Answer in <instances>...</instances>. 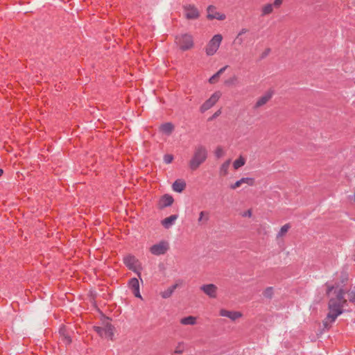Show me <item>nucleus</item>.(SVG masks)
<instances>
[{"label":"nucleus","instance_id":"f257e3e1","mask_svg":"<svg viewBox=\"0 0 355 355\" xmlns=\"http://www.w3.org/2000/svg\"><path fill=\"white\" fill-rule=\"evenodd\" d=\"M345 290L339 285L329 286L327 294L329 297L328 313L322 322L323 330H328L336 318L340 315L347 304L344 297Z\"/></svg>","mask_w":355,"mask_h":355},{"label":"nucleus","instance_id":"f03ea898","mask_svg":"<svg viewBox=\"0 0 355 355\" xmlns=\"http://www.w3.org/2000/svg\"><path fill=\"white\" fill-rule=\"evenodd\" d=\"M208 153L205 146L198 145L195 147L193 155L191 158L189 166L192 171H196L204 163L207 158Z\"/></svg>","mask_w":355,"mask_h":355},{"label":"nucleus","instance_id":"7ed1b4c3","mask_svg":"<svg viewBox=\"0 0 355 355\" xmlns=\"http://www.w3.org/2000/svg\"><path fill=\"white\" fill-rule=\"evenodd\" d=\"M175 43L182 51H187L193 46V37L187 33L176 35Z\"/></svg>","mask_w":355,"mask_h":355},{"label":"nucleus","instance_id":"20e7f679","mask_svg":"<svg viewBox=\"0 0 355 355\" xmlns=\"http://www.w3.org/2000/svg\"><path fill=\"white\" fill-rule=\"evenodd\" d=\"M222 40L223 37L220 34L215 35L207 45L205 49L206 54L209 56L214 55L218 51L221 44Z\"/></svg>","mask_w":355,"mask_h":355},{"label":"nucleus","instance_id":"39448f33","mask_svg":"<svg viewBox=\"0 0 355 355\" xmlns=\"http://www.w3.org/2000/svg\"><path fill=\"white\" fill-rule=\"evenodd\" d=\"M168 249V243L166 241H161L158 243L153 245L150 248V252L153 255L159 256L164 254Z\"/></svg>","mask_w":355,"mask_h":355},{"label":"nucleus","instance_id":"423d86ee","mask_svg":"<svg viewBox=\"0 0 355 355\" xmlns=\"http://www.w3.org/2000/svg\"><path fill=\"white\" fill-rule=\"evenodd\" d=\"M94 330L103 338L112 340L114 336V327L110 323H107L103 327H94Z\"/></svg>","mask_w":355,"mask_h":355},{"label":"nucleus","instance_id":"0eeeda50","mask_svg":"<svg viewBox=\"0 0 355 355\" xmlns=\"http://www.w3.org/2000/svg\"><path fill=\"white\" fill-rule=\"evenodd\" d=\"M124 264L128 268V269L135 272L139 279L142 281L141 277V272L137 270V265L139 263L138 259L133 255H128L123 258Z\"/></svg>","mask_w":355,"mask_h":355},{"label":"nucleus","instance_id":"6e6552de","mask_svg":"<svg viewBox=\"0 0 355 355\" xmlns=\"http://www.w3.org/2000/svg\"><path fill=\"white\" fill-rule=\"evenodd\" d=\"M221 94L220 92H214L209 99H207L200 107V110L202 113L205 112L211 107H212L219 100Z\"/></svg>","mask_w":355,"mask_h":355},{"label":"nucleus","instance_id":"1a4fd4ad","mask_svg":"<svg viewBox=\"0 0 355 355\" xmlns=\"http://www.w3.org/2000/svg\"><path fill=\"white\" fill-rule=\"evenodd\" d=\"M184 11L187 19H196L200 16L199 11L194 5L188 4L184 6Z\"/></svg>","mask_w":355,"mask_h":355},{"label":"nucleus","instance_id":"9d476101","mask_svg":"<svg viewBox=\"0 0 355 355\" xmlns=\"http://www.w3.org/2000/svg\"><path fill=\"white\" fill-rule=\"evenodd\" d=\"M174 202L173 196L170 194L163 195L158 201L157 208L163 209L166 207H170Z\"/></svg>","mask_w":355,"mask_h":355},{"label":"nucleus","instance_id":"9b49d317","mask_svg":"<svg viewBox=\"0 0 355 355\" xmlns=\"http://www.w3.org/2000/svg\"><path fill=\"white\" fill-rule=\"evenodd\" d=\"M207 18L209 19L224 20L226 16L223 13L217 12L216 8L214 6H209L207 8Z\"/></svg>","mask_w":355,"mask_h":355},{"label":"nucleus","instance_id":"f8f14e48","mask_svg":"<svg viewBox=\"0 0 355 355\" xmlns=\"http://www.w3.org/2000/svg\"><path fill=\"white\" fill-rule=\"evenodd\" d=\"M128 286L136 297L141 299L139 291V282L137 278L133 277L130 279L128 282Z\"/></svg>","mask_w":355,"mask_h":355},{"label":"nucleus","instance_id":"ddd939ff","mask_svg":"<svg viewBox=\"0 0 355 355\" xmlns=\"http://www.w3.org/2000/svg\"><path fill=\"white\" fill-rule=\"evenodd\" d=\"M200 289L211 298L216 297L217 287L213 284H204Z\"/></svg>","mask_w":355,"mask_h":355},{"label":"nucleus","instance_id":"4468645a","mask_svg":"<svg viewBox=\"0 0 355 355\" xmlns=\"http://www.w3.org/2000/svg\"><path fill=\"white\" fill-rule=\"evenodd\" d=\"M220 315L223 317H227L232 320H236V319L241 318L242 314L239 311H231L225 309H221L220 311Z\"/></svg>","mask_w":355,"mask_h":355},{"label":"nucleus","instance_id":"2eb2a0df","mask_svg":"<svg viewBox=\"0 0 355 355\" xmlns=\"http://www.w3.org/2000/svg\"><path fill=\"white\" fill-rule=\"evenodd\" d=\"M273 92L271 91L267 92L263 96L260 97L256 102L254 107L258 108L264 105L272 96Z\"/></svg>","mask_w":355,"mask_h":355},{"label":"nucleus","instance_id":"dca6fc26","mask_svg":"<svg viewBox=\"0 0 355 355\" xmlns=\"http://www.w3.org/2000/svg\"><path fill=\"white\" fill-rule=\"evenodd\" d=\"M178 218V215L173 214L163 219L161 221V223L164 228L169 229L171 226H173L175 224V220H177Z\"/></svg>","mask_w":355,"mask_h":355},{"label":"nucleus","instance_id":"f3484780","mask_svg":"<svg viewBox=\"0 0 355 355\" xmlns=\"http://www.w3.org/2000/svg\"><path fill=\"white\" fill-rule=\"evenodd\" d=\"M186 187V182L184 180L178 179L176 180L173 185L172 189L174 191L181 193Z\"/></svg>","mask_w":355,"mask_h":355},{"label":"nucleus","instance_id":"a211bd4d","mask_svg":"<svg viewBox=\"0 0 355 355\" xmlns=\"http://www.w3.org/2000/svg\"><path fill=\"white\" fill-rule=\"evenodd\" d=\"M159 130L162 133L170 135L174 130V125L171 122L164 123L161 125Z\"/></svg>","mask_w":355,"mask_h":355},{"label":"nucleus","instance_id":"6ab92c4d","mask_svg":"<svg viewBox=\"0 0 355 355\" xmlns=\"http://www.w3.org/2000/svg\"><path fill=\"white\" fill-rule=\"evenodd\" d=\"M178 287V284H174L168 288L166 290L161 293V296L164 298H168L173 293L176 288Z\"/></svg>","mask_w":355,"mask_h":355},{"label":"nucleus","instance_id":"aec40b11","mask_svg":"<svg viewBox=\"0 0 355 355\" xmlns=\"http://www.w3.org/2000/svg\"><path fill=\"white\" fill-rule=\"evenodd\" d=\"M180 323L183 325H193L196 323V318L194 316H187L180 320Z\"/></svg>","mask_w":355,"mask_h":355},{"label":"nucleus","instance_id":"412c9836","mask_svg":"<svg viewBox=\"0 0 355 355\" xmlns=\"http://www.w3.org/2000/svg\"><path fill=\"white\" fill-rule=\"evenodd\" d=\"M273 11V5L268 3L264 5L261 8V15L265 16L272 13Z\"/></svg>","mask_w":355,"mask_h":355},{"label":"nucleus","instance_id":"4be33fe9","mask_svg":"<svg viewBox=\"0 0 355 355\" xmlns=\"http://www.w3.org/2000/svg\"><path fill=\"white\" fill-rule=\"evenodd\" d=\"M209 219V214L208 211H202L199 214V218L198 220V222L199 224H200L202 221L207 222Z\"/></svg>","mask_w":355,"mask_h":355},{"label":"nucleus","instance_id":"5701e85b","mask_svg":"<svg viewBox=\"0 0 355 355\" xmlns=\"http://www.w3.org/2000/svg\"><path fill=\"white\" fill-rule=\"evenodd\" d=\"M227 68V66H225L223 68H221L220 70H218L216 73H214L210 78L209 79V82L211 84L214 83L216 82V79L220 76V75L223 73L226 69Z\"/></svg>","mask_w":355,"mask_h":355},{"label":"nucleus","instance_id":"b1692460","mask_svg":"<svg viewBox=\"0 0 355 355\" xmlns=\"http://www.w3.org/2000/svg\"><path fill=\"white\" fill-rule=\"evenodd\" d=\"M290 228H291V225L289 223H287V224H285L284 225H283L281 227L279 232L277 233V238H280V237L284 236L288 232V231L289 230Z\"/></svg>","mask_w":355,"mask_h":355},{"label":"nucleus","instance_id":"393cba45","mask_svg":"<svg viewBox=\"0 0 355 355\" xmlns=\"http://www.w3.org/2000/svg\"><path fill=\"white\" fill-rule=\"evenodd\" d=\"M230 164V160L225 162L220 168V173L223 175H225L227 173V171Z\"/></svg>","mask_w":355,"mask_h":355},{"label":"nucleus","instance_id":"a878e982","mask_svg":"<svg viewBox=\"0 0 355 355\" xmlns=\"http://www.w3.org/2000/svg\"><path fill=\"white\" fill-rule=\"evenodd\" d=\"M245 159L242 157H240L234 162L233 166L235 169H238L239 168L243 166L245 164Z\"/></svg>","mask_w":355,"mask_h":355},{"label":"nucleus","instance_id":"bb28decb","mask_svg":"<svg viewBox=\"0 0 355 355\" xmlns=\"http://www.w3.org/2000/svg\"><path fill=\"white\" fill-rule=\"evenodd\" d=\"M215 156L217 157V158H220L221 157H223L225 154V152L223 149L222 147L220 146H218L216 150H215Z\"/></svg>","mask_w":355,"mask_h":355},{"label":"nucleus","instance_id":"cd10ccee","mask_svg":"<svg viewBox=\"0 0 355 355\" xmlns=\"http://www.w3.org/2000/svg\"><path fill=\"white\" fill-rule=\"evenodd\" d=\"M241 180H243V184H247L249 186H252L254 184V179L252 178H242Z\"/></svg>","mask_w":355,"mask_h":355},{"label":"nucleus","instance_id":"c85d7f7f","mask_svg":"<svg viewBox=\"0 0 355 355\" xmlns=\"http://www.w3.org/2000/svg\"><path fill=\"white\" fill-rule=\"evenodd\" d=\"M348 297L350 302H355V288H353L349 291Z\"/></svg>","mask_w":355,"mask_h":355},{"label":"nucleus","instance_id":"c756f323","mask_svg":"<svg viewBox=\"0 0 355 355\" xmlns=\"http://www.w3.org/2000/svg\"><path fill=\"white\" fill-rule=\"evenodd\" d=\"M173 159V156L172 155H165L164 157V161L166 164H170L172 162Z\"/></svg>","mask_w":355,"mask_h":355},{"label":"nucleus","instance_id":"7c9ffc66","mask_svg":"<svg viewBox=\"0 0 355 355\" xmlns=\"http://www.w3.org/2000/svg\"><path fill=\"white\" fill-rule=\"evenodd\" d=\"M263 295L264 296L267 297H270L272 295V287H268L264 293H263Z\"/></svg>","mask_w":355,"mask_h":355},{"label":"nucleus","instance_id":"2f4dec72","mask_svg":"<svg viewBox=\"0 0 355 355\" xmlns=\"http://www.w3.org/2000/svg\"><path fill=\"white\" fill-rule=\"evenodd\" d=\"M243 180H239L234 184L230 185V188L232 189H235L237 187H239L241 184H243Z\"/></svg>","mask_w":355,"mask_h":355},{"label":"nucleus","instance_id":"473e14b6","mask_svg":"<svg viewBox=\"0 0 355 355\" xmlns=\"http://www.w3.org/2000/svg\"><path fill=\"white\" fill-rule=\"evenodd\" d=\"M184 350V345L182 343H180L176 349H175V353L176 354H182Z\"/></svg>","mask_w":355,"mask_h":355},{"label":"nucleus","instance_id":"72a5a7b5","mask_svg":"<svg viewBox=\"0 0 355 355\" xmlns=\"http://www.w3.org/2000/svg\"><path fill=\"white\" fill-rule=\"evenodd\" d=\"M62 341L66 344V345H69L71 343V339L70 338V336H63V338H62Z\"/></svg>","mask_w":355,"mask_h":355},{"label":"nucleus","instance_id":"f704fd0d","mask_svg":"<svg viewBox=\"0 0 355 355\" xmlns=\"http://www.w3.org/2000/svg\"><path fill=\"white\" fill-rule=\"evenodd\" d=\"M243 39L240 35H237L235 39V42L239 45H241L243 42Z\"/></svg>","mask_w":355,"mask_h":355},{"label":"nucleus","instance_id":"c9c22d12","mask_svg":"<svg viewBox=\"0 0 355 355\" xmlns=\"http://www.w3.org/2000/svg\"><path fill=\"white\" fill-rule=\"evenodd\" d=\"M282 3V0H275L273 3H272L273 5V8L275 7V8H279Z\"/></svg>","mask_w":355,"mask_h":355},{"label":"nucleus","instance_id":"e433bc0d","mask_svg":"<svg viewBox=\"0 0 355 355\" xmlns=\"http://www.w3.org/2000/svg\"><path fill=\"white\" fill-rule=\"evenodd\" d=\"M251 216H252L251 209H248L242 214V216H243V217H251Z\"/></svg>","mask_w":355,"mask_h":355},{"label":"nucleus","instance_id":"4c0bfd02","mask_svg":"<svg viewBox=\"0 0 355 355\" xmlns=\"http://www.w3.org/2000/svg\"><path fill=\"white\" fill-rule=\"evenodd\" d=\"M220 113H221L220 110H217V111H216V112L212 115V116L209 119V120H212V119H215V118L218 117V116L220 114Z\"/></svg>","mask_w":355,"mask_h":355},{"label":"nucleus","instance_id":"58836bf2","mask_svg":"<svg viewBox=\"0 0 355 355\" xmlns=\"http://www.w3.org/2000/svg\"><path fill=\"white\" fill-rule=\"evenodd\" d=\"M236 80V78L235 76H234L232 78H231V79H230L228 80H226L225 84L226 85H231V84H232Z\"/></svg>","mask_w":355,"mask_h":355},{"label":"nucleus","instance_id":"ea45409f","mask_svg":"<svg viewBox=\"0 0 355 355\" xmlns=\"http://www.w3.org/2000/svg\"><path fill=\"white\" fill-rule=\"evenodd\" d=\"M247 32H248V30L246 28H242L237 35L241 36L242 35L246 33Z\"/></svg>","mask_w":355,"mask_h":355},{"label":"nucleus","instance_id":"a19ab883","mask_svg":"<svg viewBox=\"0 0 355 355\" xmlns=\"http://www.w3.org/2000/svg\"><path fill=\"white\" fill-rule=\"evenodd\" d=\"M3 173V170L1 168H0V176L2 175Z\"/></svg>","mask_w":355,"mask_h":355},{"label":"nucleus","instance_id":"79ce46f5","mask_svg":"<svg viewBox=\"0 0 355 355\" xmlns=\"http://www.w3.org/2000/svg\"><path fill=\"white\" fill-rule=\"evenodd\" d=\"M320 334H321V333H320V334H319V333H317V336L319 337V336H320Z\"/></svg>","mask_w":355,"mask_h":355}]
</instances>
